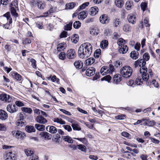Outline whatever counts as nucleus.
<instances>
[{
  "label": "nucleus",
  "mask_w": 160,
  "mask_h": 160,
  "mask_svg": "<svg viewBox=\"0 0 160 160\" xmlns=\"http://www.w3.org/2000/svg\"><path fill=\"white\" fill-rule=\"evenodd\" d=\"M82 49L81 52V58H86L89 57L92 52V47L88 42L84 43L81 45V48Z\"/></svg>",
  "instance_id": "1"
},
{
  "label": "nucleus",
  "mask_w": 160,
  "mask_h": 160,
  "mask_svg": "<svg viewBox=\"0 0 160 160\" xmlns=\"http://www.w3.org/2000/svg\"><path fill=\"white\" fill-rule=\"evenodd\" d=\"M132 71V69L131 67L128 66H126L121 69L120 72L123 77L128 78L131 76Z\"/></svg>",
  "instance_id": "2"
},
{
  "label": "nucleus",
  "mask_w": 160,
  "mask_h": 160,
  "mask_svg": "<svg viewBox=\"0 0 160 160\" xmlns=\"http://www.w3.org/2000/svg\"><path fill=\"white\" fill-rule=\"evenodd\" d=\"M114 67L111 64L109 65V67L104 66L101 69L100 72L102 75L104 76L108 73H112L114 71Z\"/></svg>",
  "instance_id": "3"
},
{
  "label": "nucleus",
  "mask_w": 160,
  "mask_h": 160,
  "mask_svg": "<svg viewBox=\"0 0 160 160\" xmlns=\"http://www.w3.org/2000/svg\"><path fill=\"white\" fill-rule=\"evenodd\" d=\"M12 133L13 136L18 139H23L26 136L24 132L19 130L13 131Z\"/></svg>",
  "instance_id": "4"
},
{
  "label": "nucleus",
  "mask_w": 160,
  "mask_h": 160,
  "mask_svg": "<svg viewBox=\"0 0 160 160\" xmlns=\"http://www.w3.org/2000/svg\"><path fill=\"white\" fill-rule=\"evenodd\" d=\"M4 158L6 160H16V155L12 152L6 153L4 156Z\"/></svg>",
  "instance_id": "5"
},
{
  "label": "nucleus",
  "mask_w": 160,
  "mask_h": 160,
  "mask_svg": "<svg viewBox=\"0 0 160 160\" xmlns=\"http://www.w3.org/2000/svg\"><path fill=\"white\" fill-rule=\"evenodd\" d=\"M7 111L10 113H14L17 112L18 108L15 104H13L12 103L8 104L6 108Z\"/></svg>",
  "instance_id": "6"
},
{
  "label": "nucleus",
  "mask_w": 160,
  "mask_h": 160,
  "mask_svg": "<svg viewBox=\"0 0 160 160\" xmlns=\"http://www.w3.org/2000/svg\"><path fill=\"white\" fill-rule=\"evenodd\" d=\"M0 99L3 101L9 102L12 101L11 96L6 94H2L0 95Z\"/></svg>",
  "instance_id": "7"
},
{
  "label": "nucleus",
  "mask_w": 160,
  "mask_h": 160,
  "mask_svg": "<svg viewBox=\"0 0 160 160\" xmlns=\"http://www.w3.org/2000/svg\"><path fill=\"white\" fill-rule=\"evenodd\" d=\"M109 19L108 16L106 14H103L99 18L100 22L103 24L108 23L109 22Z\"/></svg>",
  "instance_id": "8"
},
{
  "label": "nucleus",
  "mask_w": 160,
  "mask_h": 160,
  "mask_svg": "<svg viewBox=\"0 0 160 160\" xmlns=\"http://www.w3.org/2000/svg\"><path fill=\"white\" fill-rule=\"evenodd\" d=\"M146 63V61L143 59H141L140 60L136 61L134 63V65L135 68L137 67L138 66L140 67H145V65Z\"/></svg>",
  "instance_id": "9"
},
{
  "label": "nucleus",
  "mask_w": 160,
  "mask_h": 160,
  "mask_svg": "<svg viewBox=\"0 0 160 160\" xmlns=\"http://www.w3.org/2000/svg\"><path fill=\"white\" fill-rule=\"evenodd\" d=\"M39 135L41 137L45 139L49 140L52 138L51 134L46 132H41Z\"/></svg>",
  "instance_id": "10"
},
{
  "label": "nucleus",
  "mask_w": 160,
  "mask_h": 160,
  "mask_svg": "<svg viewBox=\"0 0 160 160\" xmlns=\"http://www.w3.org/2000/svg\"><path fill=\"white\" fill-rule=\"evenodd\" d=\"M95 69L93 67L88 68L86 71L85 73L87 76H91L93 75L95 72Z\"/></svg>",
  "instance_id": "11"
},
{
  "label": "nucleus",
  "mask_w": 160,
  "mask_h": 160,
  "mask_svg": "<svg viewBox=\"0 0 160 160\" xmlns=\"http://www.w3.org/2000/svg\"><path fill=\"white\" fill-rule=\"evenodd\" d=\"M35 120L37 122L42 124H45L48 122L46 118L39 115L36 117Z\"/></svg>",
  "instance_id": "12"
},
{
  "label": "nucleus",
  "mask_w": 160,
  "mask_h": 160,
  "mask_svg": "<svg viewBox=\"0 0 160 160\" xmlns=\"http://www.w3.org/2000/svg\"><path fill=\"white\" fill-rule=\"evenodd\" d=\"M8 115L7 112L4 110H0V119L5 120L7 118Z\"/></svg>",
  "instance_id": "13"
},
{
  "label": "nucleus",
  "mask_w": 160,
  "mask_h": 160,
  "mask_svg": "<svg viewBox=\"0 0 160 160\" xmlns=\"http://www.w3.org/2000/svg\"><path fill=\"white\" fill-rule=\"evenodd\" d=\"M68 58L70 59L74 58L75 57V52L73 50H70L68 51L67 53Z\"/></svg>",
  "instance_id": "14"
},
{
  "label": "nucleus",
  "mask_w": 160,
  "mask_h": 160,
  "mask_svg": "<svg viewBox=\"0 0 160 160\" xmlns=\"http://www.w3.org/2000/svg\"><path fill=\"white\" fill-rule=\"evenodd\" d=\"M46 129L47 131L52 134L56 133L57 131L56 128L52 126H48L46 127Z\"/></svg>",
  "instance_id": "15"
},
{
  "label": "nucleus",
  "mask_w": 160,
  "mask_h": 160,
  "mask_svg": "<svg viewBox=\"0 0 160 160\" xmlns=\"http://www.w3.org/2000/svg\"><path fill=\"white\" fill-rule=\"evenodd\" d=\"M129 22L132 24H134L136 21V18L135 15L132 14H129L128 17Z\"/></svg>",
  "instance_id": "16"
},
{
  "label": "nucleus",
  "mask_w": 160,
  "mask_h": 160,
  "mask_svg": "<svg viewBox=\"0 0 160 160\" xmlns=\"http://www.w3.org/2000/svg\"><path fill=\"white\" fill-rule=\"evenodd\" d=\"M98 9L96 7H92L89 10V13L90 15L92 16H94L96 15L98 12Z\"/></svg>",
  "instance_id": "17"
},
{
  "label": "nucleus",
  "mask_w": 160,
  "mask_h": 160,
  "mask_svg": "<svg viewBox=\"0 0 160 160\" xmlns=\"http://www.w3.org/2000/svg\"><path fill=\"white\" fill-rule=\"evenodd\" d=\"M128 47L126 45L122 47H119L118 51L120 53L124 54L128 52Z\"/></svg>",
  "instance_id": "18"
},
{
  "label": "nucleus",
  "mask_w": 160,
  "mask_h": 160,
  "mask_svg": "<svg viewBox=\"0 0 160 160\" xmlns=\"http://www.w3.org/2000/svg\"><path fill=\"white\" fill-rule=\"evenodd\" d=\"M142 70H141L140 71V73L142 75V79L143 81H147L149 78V76L148 74L147 73V72H145V71L142 72Z\"/></svg>",
  "instance_id": "19"
},
{
  "label": "nucleus",
  "mask_w": 160,
  "mask_h": 160,
  "mask_svg": "<svg viewBox=\"0 0 160 160\" xmlns=\"http://www.w3.org/2000/svg\"><path fill=\"white\" fill-rule=\"evenodd\" d=\"M130 57L133 59L136 60L139 58V53L137 51H133L130 53Z\"/></svg>",
  "instance_id": "20"
},
{
  "label": "nucleus",
  "mask_w": 160,
  "mask_h": 160,
  "mask_svg": "<svg viewBox=\"0 0 160 160\" xmlns=\"http://www.w3.org/2000/svg\"><path fill=\"white\" fill-rule=\"evenodd\" d=\"M91 34L93 35H97L99 32V30L97 27L91 28L90 29Z\"/></svg>",
  "instance_id": "21"
},
{
  "label": "nucleus",
  "mask_w": 160,
  "mask_h": 160,
  "mask_svg": "<svg viewBox=\"0 0 160 160\" xmlns=\"http://www.w3.org/2000/svg\"><path fill=\"white\" fill-rule=\"evenodd\" d=\"M108 41L106 40H103L100 42V47L101 48L104 49L108 47Z\"/></svg>",
  "instance_id": "22"
},
{
  "label": "nucleus",
  "mask_w": 160,
  "mask_h": 160,
  "mask_svg": "<svg viewBox=\"0 0 160 160\" xmlns=\"http://www.w3.org/2000/svg\"><path fill=\"white\" fill-rule=\"evenodd\" d=\"M133 2L132 1H127L125 3V7L126 9L128 10L131 9L133 6Z\"/></svg>",
  "instance_id": "23"
},
{
  "label": "nucleus",
  "mask_w": 160,
  "mask_h": 160,
  "mask_svg": "<svg viewBox=\"0 0 160 160\" xmlns=\"http://www.w3.org/2000/svg\"><path fill=\"white\" fill-rule=\"evenodd\" d=\"M95 61L94 58H90L86 59L84 62V64L86 65H91L93 64Z\"/></svg>",
  "instance_id": "24"
},
{
  "label": "nucleus",
  "mask_w": 160,
  "mask_h": 160,
  "mask_svg": "<svg viewBox=\"0 0 160 160\" xmlns=\"http://www.w3.org/2000/svg\"><path fill=\"white\" fill-rule=\"evenodd\" d=\"M12 75L15 79L17 81H20L22 79V76L17 72H12Z\"/></svg>",
  "instance_id": "25"
},
{
  "label": "nucleus",
  "mask_w": 160,
  "mask_h": 160,
  "mask_svg": "<svg viewBox=\"0 0 160 160\" xmlns=\"http://www.w3.org/2000/svg\"><path fill=\"white\" fill-rule=\"evenodd\" d=\"M115 3L117 7L122 8L123 6L124 2L123 0H115Z\"/></svg>",
  "instance_id": "26"
},
{
  "label": "nucleus",
  "mask_w": 160,
  "mask_h": 160,
  "mask_svg": "<svg viewBox=\"0 0 160 160\" xmlns=\"http://www.w3.org/2000/svg\"><path fill=\"white\" fill-rule=\"evenodd\" d=\"M121 76L119 74H116L113 78V82L114 83H118L121 80Z\"/></svg>",
  "instance_id": "27"
},
{
  "label": "nucleus",
  "mask_w": 160,
  "mask_h": 160,
  "mask_svg": "<svg viewBox=\"0 0 160 160\" xmlns=\"http://www.w3.org/2000/svg\"><path fill=\"white\" fill-rule=\"evenodd\" d=\"M35 127L37 130L39 131H43L45 129V126L43 124H36Z\"/></svg>",
  "instance_id": "28"
},
{
  "label": "nucleus",
  "mask_w": 160,
  "mask_h": 160,
  "mask_svg": "<svg viewBox=\"0 0 160 160\" xmlns=\"http://www.w3.org/2000/svg\"><path fill=\"white\" fill-rule=\"evenodd\" d=\"M26 131L29 132L31 133L35 132L36 130L33 126H27L25 127Z\"/></svg>",
  "instance_id": "29"
},
{
  "label": "nucleus",
  "mask_w": 160,
  "mask_h": 160,
  "mask_svg": "<svg viewBox=\"0 0 160 160\" xmlns=\"http://www.w3.org/2000/svg\"><path fill=\"white\" fill-rule=\"evenodd\" d=\"M79 37L78 35L75 34L72 37L71 41L72 42L76 43L79 41Z\"/></svg>",
  "instance_id": "30"
},
{
  "label": "nucleus",
  "mask_w": 160,
  "mask_h": 160,
  "mask_svg": "<svg viewBox=\"0 0 160 160\" xmlns=\"http://www.w3.org/2000/svg\"><path fill=\"white\" fill-rule=\"evenodd\" d=\"M126 41L122 38H119L117 41V44L119 46V47H122V46L126 45Z\"/></svg>",
  "instance_id": "31"
},
{
  "label": "nucleus",
  "mask_w": 160,
  "mask_h": 160,
  "mask_svg": "<svg viewBox=\"0 0 160 160\" xmlns=\"http://www.w3.org/2000/svg\"><path fill=\"white\" fill-rule=\"evenodd\" d=\"M66 48V45L65 43H60L57 46V50L58 51H60L62 50H63Z\"/></svg>",
  "instance_id": "32"
},
{
  "label": "nucleus",
  "mask_w": 160,
  "mask_h": 160,
  "mask_svg": "<svg viewBox=\"0 0 160 160\" xmlns=\"http://www.w3.org/2000/svg\"><path fill=\"white\" fill-rule=\"evenodd\" d=\"M53 121L54 122H56L61 124H65V122L61 118H55L53 119Z\"/></svg>",
  "instance_id": "33"
},
{
  "label": "nucleus",
  "mask_w": 160,
  "mask_h": 160,
  "mask_svg": "<svg viewBox=\"0 0 160 160\" xmlns=\"http://www.w3.org/2000/svg\"><path fill=\"white\" fill-rule=\"evenodd\" d=\"M21 109L22 112L29 114H31L32 112V110L30 108L22 107Z\"/></svg>",
  "instance_id": "34"
},
{
  "label": "nucleus",
  "mask_w": 160,
  "mask_h": 160,
  "mask_svg": "<svg viewBox=\"0 0 160 160\" xmlns=\"http://www.w3.org/2000/svg\"><path fill=\"white\" fill-rule=\"evenodd\" d=\"M75 4L74 2H70L67 3L66 5V9H72L75 6Z\"/></svg>",
  "instance_id": "35"
},
{
  "label": "nucleus",
  "mask_w": 160,
  "mask_h": 160,
  "mask_svg": "<svg viewBox=\"0 0 160 160\" xmlns=\"http://www.w3.org/2000/svg\"><path fill=\"white\" fill-rule=\"evenodd\" d=\"M14 7H11V11L12 14L15 17H17L18 16V14L16 12V9Z\"/></svg>",
  "instance_id": "36"
},
{
  "label": "nucleus",
  "mask_w": 160,
  "mask_h": 160,
  "mask_svg": "<svg viewBox=\"0 0 160 160\" xmlns=\"http://www.w3.org/2000/svg\"><path fill=\"white\" fill-rule=\"evenodd\" d=\"M88 15L87 12L86 11H82L81 12V20H83L86 18Z\"/></svg>",
  "instance_id": "37"
},
{
  "label": "nucleus",
  "mask_w": 160,
  "mask_h": 160,
  "mask_svg": "<svg viewBox=\"0 0 160 160\" xmlns=\"http://www.w3.org/2000/svg\"><path fill=\"white\" fill-rule=\"evenodd\" d=\"M63 138L65 141L67 142L68 143H72L73 142V140L71 137L68 136H63Z\"/></svg>",
  "instance_id": "38"
},
{
  "label": "nucleus",
  "mask_w": 160,
  "mask_h": 160,
  "mask_svg": "<svg viewBox=\"0 0 160 160\" xmlns=\"http://www.w3.org/2000/svg\"><path fill=\"white\" fill-rule=\"evenodd\" d=\"M37 6L40 9H43L45 7V4L42 2H38L37 3Z\"/></svg>",
  "instance_id": "39"
},
{
  "label": "nucleus",
  "mask_w": 160,
  "mask_h": 160,
  "mask_svg": "<svg viewBox=\"0 0 160 160\" xmlns=\"http://www.w3.org/2000/svg\"><path fill=\"white\" fill-rule=\"evenodd\" d=\"M25 152L27 156H31L34 153L33 151L30 149H25Z\"/></svg>",
  "instance_id": "40"
},
{
  "label": "nucleus",
  "mask_w": 160,
  "mask_h": 160,
  "mask_svg": "<svg viewBox=\"0 0 160 160\" xmlns=\"http://www.w3.org/2000/svg\"><path fill=\"white\" fill-rule=\"evenodd\" d=\"M123 30L125 32H128L131 31V28L129 25L125 24L123 26Z\"/></svg>",
  "instance_id": "41"
},
{
  "label": "nucleus",
  "mask_w": 160,
  "mask_h": 160,
  "mask_svg": "<svg viewBox=\"0 0 160 160\" xmlns=\"http://www.w3.org/2000/svg\"><path fill=\"white\" fill-rule=\"evenodd\" d=\"M121 135L122 136L128 139H130L131 138V135L129 133L123 131L121 133Z\"/></svg>",
  "instance_id": "42"
},
{
  "label": "nucleus",
  "mask_w": 160,
  "mask_h": 160,
  "mask_svg": "<svg viewBox=\"0 0 160 160\" xmlns=\"http://www.w3.org/2000/svg\"><path fill=\"white\" fill-rule=\"evenodd\" d=\"M7 129V127L4 124L0 123V131L5 132Z\"/></svg>",
  "instance_id": "43"
},
{
  "label": "nucleus",
  "mask_w": 160,
  "mask_h": 160,
  "mask_svg": "<svg viewBox=\"0 0 160 160\" xmlns=\"http://www.w3.org/2000/svg\"><path fill=\"white\" fill-rule=\"evenodd\" d=\"M16 125L20 127H22L23 125H25V122L23 121V120L21 119L18 120L16 122Z\"/></svg>",
  "instance_id": "44"
},
{
  "label": "nucleus",
  "mask_w": 160,
  "mask_h": 160,
  "mask_svg": "<svg viewBox=\"0 0 160 160\" xmlns=\"http://www.w3.org/2000/svg\"><path fill=\"white\" fill-rule=\"evenodd\" d=\"M101 50L100 49L96 50L94 54V56L96 58H98L100 55Z\"/></svg>",
  "instance_id": "45"
},
{
  "label": "nucleus",
  "mask_w": 160,
  "mask_h": 160,
  "mask_svg": "<svg viewBox=\"0 0 160 160\" xmlns=\"http://www.w3.org/2000/svg\"><path fill=\"white\" fill-rule=\"evenodd\" d=\"M72 22H70L68 24L64 26V29L67 30H71L72 28Z\"/></svg>",
  "instance_id": "46"
},
{
  "label": "nucleus",
  "mask_w": 160,
  "mask_h": 160,
  "mask_svg": "<svg viewBox=\"0 0 160 160\" xmlns=\"http://www.w3.org/2000/svg\"><path fill=\"white\" fill-rule=\"evenodd\" d=\"M123 143L128 146L134 148H137V145L134 143H132L130 142H128L126 141H124L123 142Z\"/></svg>",
  "instance_id": "47"
},
{
  "label": "nucleus",
  "mask_w": 160,
  "mask_h": 160,
  "mask_svg": "<svg viewBox=\"0 0 160 160\" xmlns=\"http://www.w3.org/2000/svg\"><path fill=\"white\" fill-rule=\"evenodd\" d=\"M51 80L53 82H56L57 84H59L60 83L59 79L57 78L56 76L55 75H53L52 77Z\"/></svg>",
  "instance_id": "48"
},
{
  "label": "nucleus",
  "mask_w": 160,
  "mask_h": 160,
  "mask_svg": "<svg viewBox=\"0 0 160 160\" xmlns=\"http://www.w3.org/2000/svg\"><path fill=\"white\" fill-rule=\"evenodd\" d=\"M71 126L74 130H80L79 125L77 123H72Z\"/></svg>",
  "instance_id": "49"
},
{
  "label": "nucleus",
  "mask_w": 160,
  "mask_h": 160,
  "mask_svg": "<svg viewBox=\"0 0 160 160\" xmlns=\"http://www.w3.org/2000/svg\"><path fill=\"white\" fill-rule=\"evenodd\" d=\"M143 80L140 77L137 78L136 80V83L138 85H141L142 83Z\"/></svg>",
  "instance_id": "50"
},
{
  "label": "nucleus",
  "mask_w": 160,
  "mask_h": 160,
  "mask_svg": "<svg viewBox=\"0 0 160 160\" xmlns=\"http://www.w3.org/2000/svg\"><path fill=\"white\" fill-rule=\"evenodd\" d=\"M18 2L17 0H14L11 3V7H14L15 8H18Z\"/></svg>",
  "instance_id": "51"
},
{
  "label": "nucleus",
  "mask_w": 160,
  "mask_h": 160,
  "mask_svg": "<svg viewBox=\"0 0 160 160\" xmlns=\"http://www.w3.org/2000/svg\"><path fill=\"white\" fill-rule=\"evenodd\" d=\"M67 32L64 31L62 32L60 34V35L59 37L61 38H64L67 37Z\"/></svg>",
  "instance_id": "52"
},
{
  "label": "nucleus",
  "mask_w": 160,
  "mask_h": 160,
  "mask_svg": "<svg viewBox=\"0 0 160 160\" xmlns=\"http://www.w3.org/2000/svg\"><path fill=\"white\" fill-rule=\"evenodd\" d=\"M30 62H31V65L32 67L34 68H36V61L33 58H31L30 59Z\"/></svg>",
  "instance_id": "53"
},
{
  "label": "nucleus",
  "mask_w": 160,
  "mask_h": 160,
  "mask_svg": "<svg viewBox=\"0 0 160 160\" xmlns=\"http://www.w3.org/2000/svg\"><path fill=\"white\" fill-rule=\"evenodd\" d=\"M141 7L142 10L143 11H145L147 7L146 3L145 2H142L141 4Z\"/></svg>",
  "instance_id": "54"
},
{
  "label": "nucleus",
  "mask_w": 160,
  "mask_h": 160,
  "mask_svg": "<svg viewBox=\"0 0 160 160\" xmlns=\"http://www.w3.org/2000/svg\"><path fill=\"white\" fill-rule=\"evenodd\" d=\"M111 79V77L110 75H107L101 79L102 81L105 80L109 82Z\"/></svg>",
  "instance_id": "55"
},
{
  "label": "nucleus",
  "mask_w": 160,
  "mask_h": 160,
  "mask_svg": "<svg viewBox=\"0 0 160 160\" xmlns=\"http://www.w3.org/2000/svg\"><path fill=\"white\" fill-rule=\"evenodd\" d=\"M120 20L118 18L115 19L113 21V24L115 27H117L119 24Z\"/></svg>",
  "instance_id": "56"
},
{
  "label": "nucleus",
  "mask_w": 160,
  "mask_h": 160,
  "mask_svg": "<svg viewBox=\"0 0 160 160\" xmlns=\"http://www.w3.org/2000/svg\"><path fill=\"white\" fill-rule=\"evenodd\" d=\"M143 59L146 61H148L150 58V56L149 54L148 53L146 52L143 55Z\"/></svg>",
  "instance_id": "57"
},
{
  "label": "nucleus",
  "mask_w": 160,
  "mask_h": 160,
  "mask_svg": "<svg viewBox=\"0 0 160 160\" xmlns=\"http://www.w3.org/2000/svg\"><path fill=\"white\" fill-rule=\"evenodd\" d=\"M125 117V116L124 115L120 114L115 116V118L117 119H124Z\"/></svg>",
  "instance_id": "58"
},
{
  "label": "nucleus",
  "mask_w": 160,
  "mask_h": 160,
  "mask_svg": "<svg viewBox=\"0 0 160 160\" xmlns=\"http://www.w3.org/2000/svg\"><path fill=\"white\" fill-rule=\"evenodd\" d=\"M89 3L88 2H86L83 3L81 5V10L85 8L86 7H88L89 5Z\"/></svg>",
  "instance_id": "59"
},
{
  "label": "nucleus",
  "mask_w": 160,
  "mask_h": 160,
  "mask_svg": "<svg viewBox=\"0 0 160 160\" xmlns=\"http://www.w3.org/2000/svg\"><path fill=\"white\" fill-rule=\"evenodd\" d=\"M70 147L73 150H76L77 148L79 150H80V145H77V146L75 145H71L70 146Z\"/></svg>",
  "instance_id": "60"
},
{
  "label": "nucleus",
  "mask_w": 160,
  "mask_h": 160,
  "mask_svg": "<svg viewBox=\"0 0 160 160\" xmlns=\"http://www.w3.org/2000/svg\"><path fill=\"white\" fill-rule=\"evenodd\" d=\"M73 27L74 28L77 29L78 28L80 27V22L79 21H77L75 22L73 24Z\"/></svg>",
  "instance_id": "61"
},
{
  "label": "nucleus",
  "mask_w": 160,
  "mask_h": 160,
  "mask_svg": "<svg viewBox=\"0 0 160 160\" xmlns=\"http://www.w3.org/2000/svg\"><path fill=\"white\" fill-rule=\"evenodd\" d=\"M147 124L149 126H152L155 124V122L153 120L148 121H147Z\"/></svg>",
  "instance_id": "62"
},
{
  "label": "nucleus",
  "mask_w": 160,
  "mask_h": 160,
  "mask_svg": "<svg viewBox=\"0 0 160 160\" xmlns=\"http://www.w3.org/2000/svg\"><path fill=\"white\" fill-rule=\"evenodd\" d=\"M15 105L18 107H22L24 105V104L21 102L19 101H17L15 102Z\"/></svg>",
  "instance_id": "63"
},
{
  "label": "nucleus",
  "mask_w": 160,
  "mask_h": 160,
  "mask_svg": "<svg viewBox=\"0 0 160 160\" xmlns=\"http://www.w3.org/2000/svg\"><path fill=\"white\" fill-rule=\"evenodd\" d=\"M59 59L61 60H64L65 58V54L63 52H62L59 55Z\"/></svg>",
  "instance_id": "64"
}]
</instances>
